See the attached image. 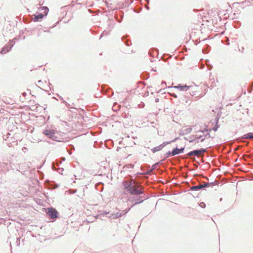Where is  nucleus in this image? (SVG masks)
<instances>
[{
	"instance_id": "1",
	"label": "nucleus",
	"mask_w": 253,
	"mask_h": 253,
	"mask_svg": "<svg viewBox=\"0 0 253 253\" xmlns=\"http://www.w3.org/2000/svg\"><path fill=\"white\" fill-rule=\"evenodd\" d=\"M175 88L180 89V90L188 91L189 93L192 96L197 94V85L193 84L189 86L187 85H179L176 86H174Z\"/></svg>"
},
{
	"instance_id": "2",
	"label": "nucleus",
	"mask_w": 253,
	"mask_h": 253,
	"mask_svg": "<svg viewBox=\"0 0 253 253\" xmlns=\"http://www.w3.org/2000/svg\"><path fill=\"white\" fill-rule=\"evenodd\" d=\"M144 192L143 187L137 184L136 182L134 184L129 191V193L132 195H139Z\"/></svg>"
},
{
	"instance_id": "3",
	"label": "nucleus",
	"mask_w": 253,
	"mask_h": 253,
	"mask_svg": "<svg viewBox=\"0 0 253 253\" xmlns=\"http://www.w3.org/2000/svg\"><path fill=\"white\" fill-rule=\"evenodd\" d=\"M197 94L199 96H202L205 95L207 91L208 86L205 84H201L199 85H197Z\"/></svg>"
},
{
	"instance_id": "4",
	"label": "nucleus",
	"mask_w": 253,
	"mask_h": 253,
	"mask_svg": "<svg viewBox=\"0 0 253 253\" xmlns=\"http://www.w3.org/2000/svg\"><path fill=\"white\" fill-rule=\"evenodd\" d=\"M39 10L40 11H42V13L38 15H34V21H38L39 19L42 18L44 15L47 14L48 8L46 7H41Z\"/></svg>"
},
{
	"instance_id": "5",
	"label": "nucleus",
	"mask_w": 253,
	"mask_h": 253,
	"mask_svg": "<svg viewBox=\"0 0 253 253\" xmlns=\"http://www.w3.org/2000/svg\"><path fill=\"white\" fill-rule=\"evenodd\" d=\"M47 210V213L51 219L54 220L57 218L58 212L55 209L50 208H48Z\"/></svg>"
},
{
	"instance_id": "6",
	"label": "nucleus",
	"mask_w": 253,
	"mask_h": 253,
	"mask_svg": "<svg viewBox=\"0 0 253 253\" xmlns=\"http://www.w3.org/2000/svg\"><path fill=\"white\" fill-rule=\"evenodd\" d=\"M213 184V183H204V184H200L198 185L192 186L191 188V190H199L204 187H211Z\"/></svg>"
},
{
	"instance_id": "7",
	"label": "nucleus",
	"mask_w": 253,
	"mask_h": 253,
	"mask_svg": "<svg viewBox=\"0 0 253 253\" xmlns=\"http://www.w3.org/2000/svg\"><path fill=\"white\" fill-rule=\"evenodd\" d=\"M135 183V182L132 180H128V181H125L123 182V184L124 186V188L126 189H127V191L129 192L130 190V189L132 188L134 184Z\"/></svg>"
},
{
	"instance_id": "8",
	"label": "nucleus",
	"mask_w": 253,
	"mask_h": 253,
	"mask_svg": "<svg viewBox=\"0 0 253 253\" xmlns=\"http://www.w3.org/2000/svg\"><path fill=\"white\" fill-rule=\"evenodd\" d=\"M170 142H165L162 144H161L157 147H155L151 149L153 153H155L158 151H161L165 146L169 144Z\"/></svg>"
},
{
	"instance_id": "9",
	"label": "nucleus",
	"mask_w": 253,
	"mask_h": 253,
	"mask_svg": "<svg viewBox=\"0 0 253 253\" xmlns=\"http://www.w3.org/2000/svg\"><path fill=\"white\" fill-rule=\"evenodd\" d=\"M11 47L12 46L10 44H6L2 48L0 53L2 54H5L10 50Z\"/></svg>"
},
{
	"instance_id": "10",
	"label": "nucleus",
	"mask_w": 253,
	"mask_h": 253,
	"mask_svg": "<svg viewBox=\"0 0 253 253\" xmlns=\"http://www.w3.org/2000/svg\"><path fill=\"white\" fill-rule=\"evenodd\" d=\"M43 133L49 138H53L54 136L55 132L53 130L47 129L44 131Z\"/></svg>"
},
{
	"instance_id": "11",
	"label": "nucleus",
	"mask_w": 253,
	"mask_h": 253,
	"mask_svg": "<svg viewBox=\"0 0 253 253\" xmlns=\"http://www.w3.org/2000/svg\"><path fill=\"white\" fill-rule=\"evenodd\" d=\"M145 199H146L145 197H144L143 196H139V198H137L136 199L132 200L131 202H132V203H134L133 205H135L136 204H137L141 203Z\"/></svg>"
},
{
	"instance_id": "12",
	"label": "nucleus",
	"mask_w": 253,
	"mask_h": 253,
	"mask_svg": "<svg viewBox=\"0 0 253 253\" xmlns=\"http://www.w3.org/2000/svg\"><path fill=\"white\" fill-rule=\"evenodd\" d=\"M184 149V147L181 148L180 149L175 148L173 149L171 153V156H175L176 155L182 153L183 152Z\"/></svg>"
},
{
	"instance_id": "13",
	"label": "nucleus",
	"mask_w": 253,
	"mask_h": 253,
	"mask_svg": "<svg viewBox=\"0 0 253 253\" xmlns=\"http://www.w3.org/2000/svg\"><path fill=\"white\" fill-rule=\"evenodd\" d=\"M205 151H206L205 149H201V150H194V156H199L202 153L205 152Z\"/></svg>"
},
{
	"instance_id": "14",
	"label": "nucleus",
	"mask_w": 253,
	"mask_h": 253,
	"mask_svg": "<svg viewBox=\"0 0 253 253\" xmlns=\"http://www.w3.org/2000/svg\"><path fill=\"white\" fill-rule=\"evenodd\" d=\"M243 138L244 139H252L253 138V133H248L246 134H245Z\"/></svg>"
},
{
	"instance_id": "15",
	"label": "nucleus",
	"mask_w": 253,
	"mask_h": 253,
	"mask_svg": "<svg viewBox=\"0 0 253 253\" xmlns=\"http://www.w3.org/2000/svg\"><path fill=\"white\" fill-rule=\"evenodd\" d=\"M218 127L219 126L218 125V122H216L215 126L212 128V130H214V131H216L217 130Z\"/></svg>"
},
{
	"instance_id": "16",
	"label": "nucleus",
	"mask_w": 253,
	"mask_h": 253,
	"mask_svg": "<svg viewBox=\"0 0 253 253\" xmlns=\"http://www.w3.org/2000/svg\"><path fill=\"white\" fill-rule=\"evenodd\" d=\"M200 206L202 208H205V206H206V205L204 203V202H201L200 204H199Z\"/></svg>"
},
{
	"instance_id": "17",
	"label": "nucleus",
	"mask_w": 253,
	"mask_h": 253,
	"mask_svg": "<svg viewBox=\"0 0 253 253\" xmlns=\"http://www.w3.org/2000/svg\"><path fill=\"white\" fill-rule=\"evenodd\" d=\"M188 155L189 156H194V151L189 152Z\"/></svg>"
},
{
	"instance_id": "18",
	"label": "nucleus",
	"mask_w": 253,
	"mask_h": 253,
	"mask_svg": "<svg viewBox=\"0 0 253 253\" xmlns=\"http://www.w3.org/2000/svg\"><path fill=\"white\" fill-rule=\"evenodd\" d=\"M211 129L209 130V129H205V130L204 131H211Z\"/></svg>"
},
{
	"instance_id": "19",
	"label": "nucleus",
	"mask_w": 253,
	"mask_h": 253,
	"mask_svg": "<svg viewBox=\"0 0 253 253\" xmlns=\"http://www.w3.org/2000/svg\"><path fill=\"white\" fill-rule=\"evenodd\" d=\"M208 135L209 136V137H211V135H210V133H208Z\"/></svg>"
},
{
	"instance_id": "20",
	"label": "nucleus",
	"mask_w": 253,
	"mask_h": 253,
	"mask_svg": "<svg viewBox=\"0 0 253 253\" xmlns=\"http://www.w3.org/2000/svg\"><path fill=\"white\" fill-rule=\"evenodd\" d=\"M204 140H205V138H203V139L201 140V141H202V142H203V141H204Z\"/></svg>"
},
{
	"instance_id": "21",
	"label": "nucleus",
	"mask_w": 253,
	"mask_h": 253,
	"mask_svg": "<svg viewBox=\"0 0 253 253\" xmlns=\"http://www.w3.org/2000/svg\"><path fill=\"white\" fill-rule=\"evenodd\" d=\"M200 137H201V136H199V137H197V138H200Z\"/></svg>"
},
{
	"instance_id": "22",
	"label": "nucleus",
	"mask_w": 253,
	"mask_h": 253,
	"mask_svg": "<svg viewBox=\"0 0 253 253\" xmlns=\"http://www.w3.org/2000/svg\"><path fill=\"white\" fill-rule=\"evenodd\" d=\"M175 140H176V138H175V139H174V140H173L172 141V142H173V141H174Z\"/></svg>"
},
{
	"instance_id": "23",
	"label": "nucleus",
	"mask_w": 253,
	"mask_h": 253,
	"mask_svg": "<svg viewBox=\"0 0 253 253\" xmlns=\"http://www.w3.org/2000/svg\"><path fill=\"white\" fill-rule=\"evenodd\" d=\"M174 97H176V95H173Z\"/></svg>"
}]
</instances>
